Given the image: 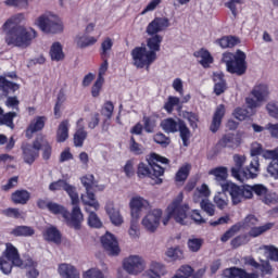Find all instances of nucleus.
Instances as JSON below:
<instances>
[{"label":"nucleus","mask_w":278,"mask_h":278,"mask_svg":"<svg viewBox=\"0 0 278 278\" xmlns=\"http://www.w3.org/2000/svg\"><path fill=\"white\" fill-rule=\"evenodd\" d=\"M251 96L245 99L247 106L250 110H257V108H262L264 103L268 101V97H270V89L266 84H256L251 90Z\"/></svg>","instance_id":"nucleus-8"},{"label":"nucleus","mask_w":278,"mask_h":278,"mask_svg":"<svg viewBox=\"0 0 278 278\" xmlns=\"http://www.w3.org/2000/svg\"><path fill=\"white\" fill-rule=\"evenodd\" d=\"M47 123V118L45 116H38L35 119H33L26 130V136L28 138H31L33 134H36V131H42L45 129V124Z\"/></svg>","instance_id":"nucleus-24"},{"label":"nucleus","mask_w":278,"mask_h":278,"mask_svg":"<svg viewBox=\"0 0 278 278\" xmlns=\"http://www.w3.org/2000/svg\"><path fill=\"white\" fill-rule=\"evenodd\" d=\"M43 238L48 242H54L55 244H60V242L62 240V236L60 235V230H58V228H55L53 226L46 229V231L43 233Z\"/></svg>","instance_id":"nucleus-37"},{"label":"nucleus","mask_w":278,"mask_h":278,"mask_svg":"<svg viewBox=\"0 0 278 278\" xmlns=\"http://www.w3.org/2000/svg\"><path fill=\"white\" fill-rule=\"evenodd\" d=\"M122 266L127 275L138 277V275H142L147 270V260L142 255L132 254L124 258Z\"/></svg>","instance_id":"nucleus-11"},{"label":"nucleus","mask_w":278,"mask_h":278,"mask_svg":"<svg viewBox=\"0 0 278 278\" xmlns=\"http://www.w3.org/2000/svg\"><path fill=\"white\" fill-rule=\"evenodd\" d=\"M105 212L115 227H121L125 220L123 219V215L121 214V210L114 205V202H108L105 205Z\"/></svg>","instance_id":"nucleus-19"},{"label":"nucleus","mask_w":278,"mask_h":278,"mask_svg":"<svg viewBox=\"0 0 278 278\" xmlns=\"http://www.w3.org/2000/svg\"><path fill=\"white\" fill-rule=\"evenodd\" d=\"M226 278H260L256 274H249L244 269L230 267L224 270Z\"/></svg>","instance_id":"nucleus-21"},{"label":"nucleus","mask_w":278,"mask_h":278,"mask_svg":"<svg viewBox=\"0 0 278 278\" xmlns=\"http://www.w3.org/2000/svg\"><path fill=\"white\" fill-rule=\"evenodd\" d=\"M129 151L130 153H134V155H142V153H144V147L136 142V139L131 137L129 141Z\"/></svg>","instance_id":"nucleus-56"},{"label":"nucleus","mask_w":278,"mask_h":278,"mask_svg":"<svg viewBox=\"0 0 278 278\" xmlns=\"http://www.w3.org/2000/svg\"><path fill=\"white\" fill-rule=\"evenodd\" d=\"M224 116H225V104H219L216 108V111L214 113L213 121H212V124L210 127V129L213 134H216V131H218V129H220V123H223Z\"/></svg>","instance_id":"nucleus-22"},{"label":"nucleus","mask_w":278,"mask_h":278,"mask_svg":"<svg viewBox=\"0 0 278 278\" xmlns=\"http://www.w3.org/2000/svg\"><path fill=\"white\" fill-rule=\"evenodd\" d=\"M222 190L230 194L233 205H238L247 201V199H253V189H251V186L240 187L231 181H227L222 184Z\"/></svg>","instance_id":"nucleus-7"},{"label":"nucleus","mask_w":278,"mask_h":278,"mask_svg":"<svg viewBox=\"0 0 278 278\" xmlns=\"http://www.w3.org/2000/svg\"><path fill=\"white\" fill-rule=\"evenodd\" d=\"M190 164H186L179 168L176 174V181H186L188 179V175H190Z\"/></svg>","instance_id":"nucleus-59"},{"label":"nucleus","mask_w":278,"mask_h":278,"mask_svg":"<svg viewBox=\"0 0 278 278\" xmlns=\"http://www.w3.org/2000/svg\"><path fill=\"white\" fill-rule=\"evenodd\" d=\"M50 58L53 62H62L64 60V50L60 41H55L50 47Z\"/></svg>","instance_id":"nucleus-32"},{"label":"nucleus","mask_w":278,"mask_h":278,"mask_svg":"<svg viewBox=\"0 0 278 278\" xmlns=\"http://www.w3.org/2000/svg\"><path fill=\"white\" fill-rule=\"evenodd\" d=\"M250 240L249 235H239L230 241V244L232 249H238L244 244H249Z\"/></svg>","instance_id":"nucleus-54"},{"label":"nucleus","mask_w":278,"mask_h":278,"mask_svg":"<svg viewBox=\"0 0 278 278\" xmlns=\"http://www.w3.org/2000/svg\"><path fill=\"white\" fill-rule=\"evenodd\" d=\"M275 227V223H267L263 226H254L250 228L249 232L247 233L248 238H260V236H263V233H266V231H270Z\"/></svg>","instance_id":"nucleus-30"},{"label":"nucleus","mask_w":278,"mask_h":278,"mask_svg":"<svg viewBox=\"0 0 278 278\" xmlns=\"http://www.w3.org/2000/svg\"><path fill=\"white\" fill-rule=\"evenodd\" d=\"M184 203V193L180 192L173 200V202L166 208V216L163 217V225H168L170 218L178 223V225H189L190 218L188 217V212H190V205Z\"/></svg>","instance_id":"nucleus-3"},{"label":"nucleus","mask_w":278,"mask_h":278,"mask_svg":"<svg viewBox=\"0 0 278 278\" xmlns=\"http://www.w3.org/2000/svg\"><path fill=\"white\" fill-rule=\"evenodd\" d=\"M80 201L83 205H85V212H90V210L98 212L99 207H101L99 201H97V197L92 191H86V193H83L80 195Z\"/></svg>","instance_id":"nucleus-20"},{"label":"nucleus","mask_w":278,"mask_h":278,"mask_svg":"<svg viewBox=\"0 0 278 278\" xmlns=\"http://www.w3.org/2000/svg\"><path fill=\"white\" fill-rule=\"evenodd\" d=\"M36 25L43 31V34H62L64 31V24L58 15L45 14L37 18Z\"/></svg>","instance_id":"nucleus-9"},{"label":"nucleus","mask_w":278,"mask_h":278,"mask_svg":"<svg viewBox=\"0 0 278 278\" xmlns=\"http://www.w3.org/2000/svg\"><path fill=\"white\" fill-rule=\"evenodd\" d=\"M138 220L140 218H134L130 219V227L128 229V235L132 240H136V238L140 237V228L138 227Z\"/></svg>","instance_id":"nucleus-52"},{"label":"nucleus","mask_w":278,"mask_h":278,"mask_svg":"<svg viewBox=\"0 0 278 278\" xmlns=\"http://www.w3.org/2000/svg\"><path fill=\"white\" fill-rule=\"evenodd\" d=\"M18 90V85L5 79V77L0 76V91L5 94H10V92H16Z\"/></svg>","instance_id":"nucleus-41"},{"label":"nucleus","mask_w":278,"mask_h":278,"mask_svg":"<svg viewBox=\"0 0 278 278\" xmlns=\"http://www.w3.org/2000/svg\"><path fill=\"white\" fill-rule=\"evenodd\" d=\"M212 191H210V187L203 184L201 187H198L193 193V203H203V201H208Z\"/></svg>","instance_id":"nucleus-23"},{"label":"nucleus","mask_w":278,"mask_h":278,"mask_svg":"<svg viewBox=\"0 0 278 278\" xmlns=\"http://www.w3.org/2000/svg\"><path fill=\"white\" fill-rule=\"evenodd\" d=\"M101 244L109 255H118L121 248L118 247V240L114 235L106 232L101 238Z\"/></svg>","instance_id":"nucleus-17"},{"label":"nucleus","mask_w":278,"mask_h":278,"mask_svg":"<svg viewBox=\"0 0 278 278\" xmlns=\"http://www.w3.org/2000/svg\"><path fill=\"white\" fill-rule=\"evenodd\" d=\"M7 8H16L17 10H27L29 8V0H5Z\"/></svg>","instance_id":"nucleus-48"},{"label":"nucleus","mask_w":278,"mask_h":278,"mask_svg":"<svg viewBox=\"0 0 278 278\" xmlns=\"http://www.w3.org/2000/svg\"><path fill=\"white\" fill-rule=\"evenodd\" d=\"M242 229V224H235L227 230L220 238L223 242H227L228 240H231L236 233H238Z\"/></svg>","instance_id":"nucleus-53"},{"label":"nucleus","mask_w":278,"mask_h":278,"mask_svg":"<svg viewBox=\"0 0 278 278\" xmlns=\"http://www.w3.org/2000/svg\"><path fill=\"white\" fill-rule=\"evenodd\" d=\"M87 214H89V216H88V225L90 227L99 229V228H101L103 226V223H101V219L99 218L97 213H94V208H91L90 211H87Z\"/></svg>","instance_id":"nucleus-49"},{"label":"nucleus","mask_w":278,"mask_h":278,"mask_svg":"<svg viewBox=\"0 0 278 278\" xmlns=\"http://www.w3.org/2000/svg\"><path fill=\"white\" fill-rule=\"evenodd\" d=\"M214 203L219 210H225L229 205V198L225 192L217 193L214 197Z\"/></svg>","instance_id":"nucleus-51"},{"label":"nucleus","mask_w":278,"mask_h":278,"mask_svg":"<svg viewBox=\"0 0 278 278\" xmlns=\"http://www.w3.org/2000/svg\"><path fill=\"white\" fill-rule=\"evenodd\" d=\"M192 273H194V269H192L190 265H181L176 270V275L180 276L181 278H190L192 277Z\"/></svg>","instance_id":"nucleus-61"},{"label":"nucleus","mask_w":278,"mask_h":278,"mask_svg":"<svg viewBox=\"0 0 278 278\" xmlns=\"http://www.w3.org/2000/svg\"><path fill=\"white\" fill-rule=\"evenodd\" d=\"M222 49H231L236 45H240V39L238 37H223L216 41Z\"/></svg>","instance_id":"nucleus-45"},{"label":"nucleus","mask_w":278,"mask_h":278,"mask_svg":"<svg viewBox=\"0 0 278 278\" xmlns=\"http://www.w3.org/2000/svg\"><path fill=\"white\" fill-rule=\"evenodd\" d=\"M72 205V213H70L63 205L55 202H50L48 210L51 214L62 215L66 225L73 227V229H81V224L84 223V213H81V207H79V204Z\"/></svg>","instance_id":"nucleus-5"},{"label":"nucleus","mask_w":278,"mask_h":278,"mask_svg":"<svg viewBox=\"0 0 278 278\" xmlns=\"http://www.w3.org/2000/svg\"><path fill=\"white\" fill-rule=\"evenodd\" d=\"M37 138H41V140H39V147L43 151L42 152L43 160H49L51 157V144L47 140V137H45L43 135H39L37 136Z\"/></svg>","instance_id":"nucleus-47"},{"label":"nucleus","mask_w":278,"mask_h":278,"mask_svg":"<svg viewBox=\"0 0 278 278\" xmlns=\"http://www.w3.org/2000/svg\"><path fill=\"white\" fill-rule=\"evenodd\" d=\"M14 266V263L12 261H9L8 258L0 256V270L3 273V275H10L12 273V267Z\"/></svg>","instance_id":"nucleus-57"},{"label":"nucleus","mask_w":278,"mask_h":278,"mask_svg":"<svg viewBox=\"0 0 278 278\" xmlns=\"http://www.w3.org/2000/svg\"><path fill=\"white\" fill-rule=\"evenodd\" d=\"M266 112L271 118L278 121V102L270 101L266 104Z\"/></svg>","instance_id":"nucleus-62"},{"label":"nucleus","mask_w":278,"mask_h":278,"mask_svg":"<svg viewBox=\"0 0 278 278\" xmlns=\"http://www.w3.org/2000/svg\"><path fill=\"white\" fill-rule=\"evenodd\" d=\"M179 121L173 118H165L161 122V127L165 134H177L179 131Z\"/></svg>","instance_id":"nucleus-34"},{"label":"nucleus","mask_w":278,"mask_h":278,"mask_svg":"<svg viewBox=\"0 0 278 278\" xmlns=\"http://www.w3.org/2000/svg\"><path fill=\"white\" fill-rule=\"evenodd\" d=\"M1 256L9 262H12V264H14L16 267L23 266V260H21L18 249H16V247H14L12 243L5 244V250L2 252Z\"/></svg>","instance_id":"nucleus-18"},{"label":"nucleus","mask_w":278,"mask_h":278,"mask_svg":"<svg viewBox=\"0 0 278 278\" xmlns=\"http://www.w3.org/2000/svg\"><path fill=\"white\" fill-rule=\"evenodd\" d=\"M195 58L199 59V63L203 66V68H210V64L214 62V58L210 54V51L205 49H201L194 53Z\"/></svg>","instance_id":"nucleus-36"},{"label":"nucleus","mask_w":278,"mask_h":278,"mask_svg":"<svg viewBox=\"0 0 278 278\" xmlns=\"http://www.w3.org/2000/svg\"><path fill=\"white\" fill-rule=\"evenodd\" d=\"M178 131L180 134V138L182 140L184 147H188L190 144V129L186 125L184 121H179Z\"/></svg>","instance_id":"nucleus-44"},{"label":"nucleus","mask_w":278,"mask_h":278,"mask_svg":"<svg viewBox=\"0 0 278 278\" xmlns=\"http://www.w3.org/2000/svg\"><path fill=\"white\" fill-rule=\"evenodd\" d=\"M150 160L151 161H148L147 163H139L137 167V175L140 177V179L149 177L152 179V184H162V178L160 177L164 175V168L155 162H161V164H168V159L157 154H151Z\"/></svg>","instance_id":"nucleus-2"},{"label":"nucleus","mask_w":278,"mask_h":278,"mask_svg":"<svg viewBox=\"0 0 278 278\" xmlns=\"http://www.w3.org/2000/svg\"><path fill=\"white\" fill-rule=\"evenodd\" d=\"M148 270H150V273H153V275L159 278L166 277V275H168V269L166 268V265L157 261H151Z\"/></svg>","instance_id":"nucleus-29"},{"label":"nucleus","mask_w":278,"mask_h":278,"mask_svg":"<svg viewBox=\"0 0 278 278\" xmlns=\"http://www.w3.org/2000/svg\"><path fill=\"white\" fill-rule=\"evenodd\" d=\"M163 40L164 37H162L161 35H152V37L148 38L146 47L148 49V52L157 55V51H160V47Z\"/></svg>","instance_id":"nucleus-26"},{"label":"nucleus","mask_w":278,"mask_h":278,"mask_svg":"<svg viewBox=\"0 0 278 278\" xmlns=\"http://www.w3.org/2000/svg\"><path fill=\"white\" fill-rule=\"evenodd\" d=\"M260 223V219H257V217H255V215H248L241 223H238L237 225H241V229L242 227L244 229L247 228H253L255 227V225H257Z\"/></svg>","instance_id":"nucleus-55"},{"label":"nucleus","mask_w":278,"mask_h":278,"mask_svg":"<svg viewBox=\"0 0 278 278\" xmlns=\"http://www.w3.org/2000/svg\"><path fill=\"white\" fill-rule=\"evenodd\" d=\"M18 16L9 18L4 25L5 42L9 47H17L18 49H27L31 46L38 34L31 27L16 25Z\"/></svg>","instance_id":"nucleus-1"},{"label":"nucleus","mask_w":278,"mask_h":278,"mask_svg":"<svg viewBox=\"0 0 278 278\" xmlns=\"http://www.w3.org/2000/svg\"><path fill=\"white\" fill-rule=\"evenodd\" d=\"M80 181L85 188L86 191H92V190H103V187L99 188V184L97 180H94V175L87 174L80 178Z\"/></svg>","instance_id":"nucleus-33"},{"label":"nucleus","mask_w":278,"mask_h":278,"mask_svg":"<svg viewBox=\"0 0 278 278\" xmlns=\"http://www.w3.org/2000/svg\"><path fill=\"white\" fill-rule=\"evenodd\" d=\"M50 192H58L59 190H64L70 199L72 205H79V194L77 193V188L75 186L68 184L64 179H59L49 185Z\"/></svg>","instance_id":"nucleus-13"},{"label":"nucleus","mask_w":278,"mask_h":278,"mask_svg":"<svg viewBox=\"0 0 278 278\" xmlns=\"http://www.w3.org/2000/svg\"><path fill=\"white\" fill-rule=\"evenodd\" d=\"M11 199L17 205H25L31 199V193L27 190H17L12 193Z\"/></svg>","instance_id":"nucleus-35"},{"label":"nucleus","mask_w":278,"mask_h":278,"mask_svg":"<svg viewBox=\"0 0 278 278\" xmlns=\"http://www.w3.org/2000/svg\"><path fill=\"white\" fill-rule=\"evenodd\" d=\"M262 249L265 251L267 256L271 260V262L278 261V249L274 245H263Z\"/></svg>","instance_id":"nucleus-63"},{"label":"nucleus","mask_w":278,"mask_h":278,"mask_svg":"<svg viewBox=\"0 0 278 278\" xmlns=\"http://www.w3.org/2000/svg\"><path fill=\"white\" fill-rule=\"evenodd\" d=\"M164 212L161 208H153L149 211L141 219V227L148 233H155L157 229H160L161 223L164 220L163 218Z\"/></svg>","instance_id":"nucleus-12"},{"label":"nucleus","mask_w":278,"mask_h":278,"mask_svg":"<svg viewBox=\"0 0 278 278\" xmlns=\"http://www.w3.org/2000/svg\"><path fill=\"white\" fill-rule=\"evenodd\" d=\"M98 39L92 36L88 35H78L75 38V42L78 47V49H86L88 47H92L93 45H97Z\"/></svg>","instance_id":"nucleus-31"},{"label":"nucleus","mask_w":278,"mask_h":278,"mask_svg":"<svg viewBox=\"0 0 278 278\" xmlns=\"http://www.w3.org/2000/svg\"><path fill=\"white\" fill-rule=\"evenodd\" d=\"M187 247L191 253H199L203 247V239L200 238H190L187 241Z\"/></svg>","instance_id":"nucleus-50"},{"label":"nucleus","mask_w":278,"mask_h":278,"mask_svg":"<svg viewBox=\"0 0 278 278\" xmlns=\"http://www.w3.org/2000/svg\"><path fill=\"white\" fill-rule=\"evenodd\" d=\"M267 173L270 177H274V179H278V160H274L269 163L267 166Z\"/></svg>","instance_id":"nucleus-64"},{"label":"nucleus","mask_w":278,"mask_h":278,"mask_svg":"<svg viewBox=\"0 0 278 278\" xmlns=\"http://www.w3.org/2000/svg\"><path fill=\"white\" fill-rule=\"evenodd\" d=\"M14 118H16V112L3 114V109L0 108V125H7V127L14 129Z\"/></svg>","instance_id":"nucleus-40"},{"label":"nucleus","mask_w":278,"mask_h":278,"mask_svg":"<svg viewBox=\"0 0 278 278\" xmlns=\"http://www.w3.org/2000/svg\"><path fill=\"white\" fill-rule=\"evenodd\" d=\"M214 81V92L217 97H220L225 90H227V81H225V76L223 73H214L213 74Z\"/></svg>","instance_id":"nucleus-25"},{"label":"nucleus","mask_w":278,"mask_h":278,"mask_svg":"<svg viewBox=\"0 0 278 278\" xmlns=\"http://www.w3.org/2000/svg\"><path fill=\"white\" fill-rule=\"evenodd\" d=\"M84 118H80L77 121V127L78 129L76 130L74 135V144L75 147H84V140L88 138V132L84 130Z\"/></svg>","instance_id":"nucleus-27"},{"label":"nucleus","mask_w":278,"mask_h":278,"mask_svg":"<svg viewBox=\"0 0 278 278\" xmlns=\"http://www.w3.org/2000/svg\"><path fill=\"white\" fill-rule=\"evenodd\" d=\"M157 126V122L153 117H143V129L147 134H153L155 131V127Z\"/></svg>","instance_id":"nucleus-58"},{"label":"nucleus","mask_w":278,"mask_h":278,"mask_svg":"<svg viewBox=\"0 0 278 278\" xmlns=\"http://www.w3.org/2000/svg\"><path fill=\"white\" fill-rule=\"evenodd\" d=\"M233 162L235 167L231 168V175L237 179L238 181H247V179H255L257 177V173H260V159L253 157V160L250 163V167H247L245 169H242V166H244V162H247L245 155H233Z\"/></svg>","instance_id":"nucleus-4"},{"label":"nucleus","mask_w":278,"mask_h":278,"mask_svg":"<svg viewBox=\"0 0 278 278\" xmlns=\"http://www.w3.org/2000/svg\"><path fill=\"white\" fill-rule=\"evenodd\" d=\"M210 175H214L215 180L220 186L227 184V167H216L210 172Z\"/></svg>","instance_id":"nucleus-42"},{"label":"nucleus","mask_w":278,"mask_h":278,"mask_svg":"<svg viewBox=\"0 0 278 278\" xmlns=\"http://www.w3.org/2000/svg\"><path fill=\"white\" fill-rule=\"evenodd\" d=\"M12 236H16V237H24L27 238L29 236H34V233H36V231L34 230V228L29 227V226H16L15 228H13L11 230Z\"/></svg>","instance_id":"nucleus-43"},{"label":"nucleus","mask_w":278,"mask_h":278,"mask_svg":"<svg viewBox=\"0 0 278 278\" xmlns=\"http://www.w3.org/2000/svg\"><path fill=\"white\" fill-rule=\"evenodd\" d=\"M165 257H167L169 262H179L184 260V250L179 247L168 248L165 251Z\"/></svg>","instance_id":"nucleus-39"},{"label":"nucleus","mask_w":278,"mask_h":278,"mask_svg":"<svg viewBox=\"0 0 278 278\" xmlns=\"http://www.w3.org/2000/svg\"><path fill=\"white\" fill-rule=\"evenodd\" d=\"M83 278H108L99 268H90L83 274Z\"/></svg>","instance_id":"nucleus-60"},{"label":"nucleus","mask_w":278,"mask_h":278,"mask_svg":"<svg viewBox=\"0 0 278 278\" xmlns=\"http://www.w3.org/2000/svg\"><path fill=\"white\" fill-rule=\"evenodd\" d=\"M222 62L226 64V71L232 75H244L247 73V54L242 50H237L235 54L225 52Z\"/></svg>","instance_id":"nucleus-6"},{"label":"nucleus","mask_w":278,"mask_h":278,"mask_svg":"<svg viewBox=\"0 0 278 278\" xmlns=\"http://www.w3.org/2000/svg\"><path fill=\"white\" fill-rule=\"evenodd\" d=\"M68 127H71V125L67 119L60 123L56 130V142H66V140H68Z\"/></svg>","instance_id":"nucleus-38"},{"label":"nucleus","mask_w":278,"mask_h":278,"mask_svg":"<svg viewBox=\"0 0 278 278\" xmlns=\"http://www.w3.org/2000/svg\"><path fill=\"white\" fill-rule=\"evenodd\" d=\"M40 140L42 138H36L33 142V144H25L22 147L23 149V155H24V162L26 164H31L33 162H36L40 155Z\"/></svg>","instance_id":"nucleus-15"},{"label":"nucleus","mask_w":278,"mask_h":278,"mask_svg":"<svg viewBox=\"0 0 278 278\" xmlns=\"http://www.w3.org/2000/svg\"><path fill=\"white\" fill-rule=\"evenodd\" d=\"M59 275L62 278H79V271L75 266L63 263L59 266Z\"/></svg>","instance_id":"nucleus-28"},{"label":"nucleus","mask_w":278,"mask_h":278,"mask_svg":"<svg viewBox=\"0 0 278 278\" xmlns=\"http://www.w3.org/2000/svg\"><path fill=\"white\" fill-rule=\"evenodd\" d=\"M129 207L131 218H140V214H142L144 210H149L151 207V203L149 200L140 195H135L129 201Z\"/></svg>","instance_id":"nucleus-14"},{"label":"nucleus","mask_w":278,"mask_h":278,"mask_svg":"<svg viewBox=\"0 0 278 278\" xmlns=\"http://www.w3.org/2000/svg\"><path fill=\"white\" fill-rule=\"evenodd\" d=\"M112 47H114V40L110 37L104 38L100 47L101 58H110V51H112Z\"/></svg>","instance_id":"nucleus-46"},{"label":"nucleus","mask_w":278,"mask_h":278,"mask_svg":"<svg viewBox=\"0 0 278 278\" xmlns=\"http://www.w3.org/2000/svg\"><path fill=\"white\" fill-rule=\"evenodd\" d=\"M130 55L136 68H149L157 60V54L149 52L147 46L136 47L131 50Z\"/></svg>","instance_id":"nucleus-10"},{"label":"nucleus","mask_w":278,"mask_h":278,"mask_svg":"<svg viewBox=\"0 0 278 278\" xmlns=\"http://www.w3.org/2000/svg\"><path fill=\"white\" fill-rule=\"evenodd\" d=\"M168 27H170V20L168 17H155L148 24L146 34H148V36H155L160 34V31H166Z\"/></svg>","instance_id":"nucleus-16"}]
</instances>
